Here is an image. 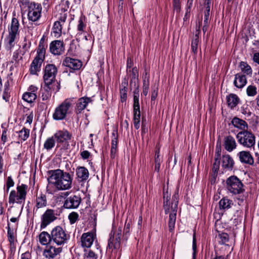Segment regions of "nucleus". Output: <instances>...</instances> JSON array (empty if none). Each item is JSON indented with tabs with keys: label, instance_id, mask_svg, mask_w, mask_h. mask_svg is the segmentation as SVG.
<instances>
[{
	"label": "nucleus",
	"instance_id": "1",
	"mask_svg": "<svg viewBox=\"0 0 259 259\" xmlns=\"http://www.w3.org/2000/svg\"><path fill=\"white\" fill-rule=\"evenodd\" d=\"M48 181L58 191L67 190L72 187L73 178L71 175L60 169L48 171Z\"/></svg>",
	"mask_w": 259,
	"mask_h": 259
},
{
	"label": "nucleus",
	"instance_id": "2",
	"mask_svg": "<svg viewBox=\"0 0 259 259\" xmlns=\"http://www.w3.org/2000/svg\"><path fill=\"white\" fill-rule=\"evenodd\" d=\"M75 103V100L73 98L65 99L55 108L53 114V119L56 120H61L65 119L68 114L71 113Z\"/></svg>",
	"mask_w": 259,
	"mask_h": 259
},
{
	"label": "nucleus",
	"instance_id": "3",
	"mask_svg": "<svg viewBox=\"0 0 259 259\" xmlns=\"http://www.w3.org/2000/svg\"><path fill=\"white\" fill-rule=\"evenodd\" d=\"M173 202L170 204L167 201L165 202L163 205L164 212L166 214L169 213L168 228L172 232L175 226L176 215L178 209V195L175 194L172 197Z\"/></svg>",
	"mask_w": 259,
	"mask_h": 259
},
{
	"label": "nucleus",
	"instance_id": "4",
	"mask_svg": "<svg viewBox=\"0 0 259 259\" xmlns=\"http://www.w3.org/2000/svg\"><path fill=\"white\" fill-rule=\"evenodd\" d=\"M52 242L58 246L64 245L70 239V235L61 227L58 226L54 228L51 232Z\"/></svg>",
	"mask_w": 259,
	"mask_h": 259
},
{
	"label": "nucleus",
	"instance_id": "5",
	"mask_svg": "<svg viewBox=\"0 0 259 259\" xmlns=\"http://www.w3.org/2000/svg\"><path fill=\"white\" fill-rule=\"evenodd\" d=\"M16 189L17 191L12 190L10 192L9 202L10 204L14 203L23 204L26 199L28 186L22 184L20 185H17Z\"/></svg>",
	"mask_w": 259,
	"mask_h": 259
},
{
	"label": "nucleus",
	"instance_id": "6",
	"mask_svg": "<svg viewBox=\"0 0 259 259\" xmlns=\"http://www.w3.org/2000/svg\"><path fill=\"white\" fill-rule=\"evenodd\" d=\"M46 50L44 46L39 44L37 50V55L32 61L29 71L31 74H36L39 71L42 63L45 58Z\"/></svg>",
	"mask_w": 259,
	"mask_h": 259
},
{
	"label": "nucleus",
	"instance_id": "7",
	"mask_svg": "<svg viewBox=\"0 0 259 259\" xmlns=\"http://www.w3.org/2000/svg\"><path fill=\"white\" fill-rule=\"evenodd\" d=\"M236 139L240 145L246 148H251L255 143V136L247 130L239 132L236 135Z\"/></svg>",
	"mask_w": 259,
	"mask_h": 259
},
{
	"label": "nucleus",
	"instance_id": "8",
	"mask_svg": "<svg viewBox=\"0 0 259 259\" xmlns=\"http://www.w3.org/2000/svg\"><path fill=\"white\" fill-rule=\"evenodd\" d=\"M243 184L236 176H231L226 180V188L232 194H239L244 191Z\"/></svg>",
	"mask_w": 259,
	"mask_h": 259
},
{
	"label": "nucleus",
	"instance_id": "9",
	"mask_svg": "<svg viewBox=\"0 0 259 259\" xmlns=\"http://www.w3.org/2000/svg\"><path fill=\"white\" fill-rule=\"evenodd\" d=\"M19 26L18 20L16 18H13L10 27L9 28V35L7 37V42L10 48L14 46V42L19 33Z\"/></svg>",
	"mask_w": 259,
	"mask_h": 259
},
{
	"label": "nucleus",
	"instance_id": "10",
	"mask_svg": "<svg viewBox=\"0 0 259 259\" xmlns=\"http://www.w3.org/2000/svg\"><path fill=\"white\" fill-rule=\"evenodd\" d=\"M57 72L56 67L53 64H48L44 70V80L45 85H51L54 81Z\"/></svg>",
	"mask_w": 259,
	"mask_h": 259
},
{
	"label": "nucleus",
	"instance_id": "11",
	"mask_svg": "<svg viewBox=\"0 0 259 259\" xmlns=\"http://www.w3.org/2000/svg\"><path fill=\"white\" fill-rule=\"evenodd\" d=\"M121 232V228H119L117 232L115 235H114L112 236L111 234H110V237L108 243V248L109 250L111 249V251H113V249L116 250L120 248Z\"/></svg>",
	"mask_w": 259,
	"mask_h": 259
},
{
	"label": "nucleus",
	"instance_id": "12",
	"mask_svg": "<svg viewBox=\"0 0 259 259\" xmlns=\"http://www.w3.org/2000/svg\"><path fill=\"white\" fill-rule=\"evenodd\" d=\"M62 251L61 247H56L50 245L46 247L43 252V255L48 259H56Z\"/></svg>",
	"mask_w": 259,
	"mask_h": 259
},
{
	"label": "nucleus",
	"instance_id": "13",
	"mask_svg": "<svg viewBox=\"0 0 259 259\" xmlns=\"http://www.w3.org/2000/svg\"><path fill=\"white\" fill-rule=\"evenodd\" d=\"M56 219L54 210L52 209H47L42 214L41 220L40 228H45L51 223Z\"/></svg>",
	"mask_w": 259,
	"mask_h": 259
},
{
	"label": "nucleus",
	"instance_id": "14",
	"mask_svg": "<svg viewBox=\"0 0 259 259\" xmlns=\"http://www.w3.org/2000/svg\"><path fill=\"white\" fill-rule=\"evenodd\" d=\"M81 202V198L76 195L67 197L64 203V207L68 209H74L78 207Z\"/></svg>",
	"mask_w": 259,
	"mask_h": 259
},
{
	"label": "nucleus",
	"instance_id": "15",
	"mask_svg": "<svg viewBox=\"0 0 259 259\" xmlns=\"http://www.w3.org/2000/svg\"><path fill=\"white\" fill-rule=\"evenodd\" d=\"M50 50L54 55H60L64 51L63 41L59 40L52 41L50 45Z\"/></svg>",
	"mask_w": 259,
	"mask_h": 259
},
{
	"label": "nucleus",
	"instance_id": "16",
	"mask_svg": "<svg viewBox=\"0 0 259 259\" xmlns=\"http://www.w3.org/2000/svg\"><path fill=\"white\" fill-rule=\"evenodd\" d=\"M58 143L68 142L71 138L72 135L67 131H58L54 135Z\"/></svg>",
	"mask_w": 259,
	"mask_h": 259
},
{
	"label": "nucleus",
	"instance_id": "17",
	"mask_svg": "<svg viewBox=\"0 0 259 259\" xmlns=\"http://www.w3.org/2000/svg\"><path fill=\"white\" fill-rule=\"evenodd\" d=\"M95 239L93 233L88 232L83 233L81 237V245L84 247H90Z\"/></svg>",
	"mask_w": 259,
	"mask_h": 259
},
{
	"label": "nucleus",
	"instance_id": "18",
	"mask_svg": "<svg viewBox=\"0 0 259 259\" xmlns=\"http://www.w3.org/2000/svg\"><path fill=\"white\" fill-rule=\"evenodd\" d=\"M63 64L74 70L79 69L82 66L81 61L77 59L67 57L63 61Z\"/></svg>",
	"mask_w": 259,
	"mask_h": 259
},
{
	"label": "nucleus",
	"instance_id": "19",
	"mask_svg": "<svg viewBox=\"0 0 259 259\" xmlns=\"http://www.w3.org/2000/svg\"><path fill=\"white\" fill-rule=\"evenodd\" d=\"M47 201L45 194L40 193L37 194L35 199V206L33 208V212H36L38 209L47 206Z\"/></svg>",
	"mask_w": 259,
	"mask_h": 259
},
{
	"label": "nucleus",
	"instance_id": "20",
	"mask_svg": "<svg viewBox=\"0 0 259 259\" xmlns=\"http://www.w3.org/2000/svg\"><path fill=\"white\" fill-rule=\"evenodd\" d=\"M92 101L91 98L88 97H82L79 98L76 103L75 112L79 114L84 110L87 105Z\"/></svg>",
	"mask_w": 259,
	"mask_h": 259
},
{
	"label": "nucleus",
	"instance_id": "21",
	"mask_svg": "<svg viewBox=\"0 0 259 259\" xmlns=\"http://www.w3.org/2000/svg\"><path fill=\"white\" fill-rule=\"evenodd\" d=\"M76 174L77 179L79 182H84L87 181L89 177L88 170L83 166L78 167L76 169Z\"/></svg>",
	"mask_w": 259,
	"mask_h": 259
},
{
	"label": "nucleus",
	"instance_id": "22",
	"mask_svg": "<svg viewBox=\"0 0 259 259\" xmlns=\"http://www.w3.org/2000/svg\"><path fill=\"white\" fill-rule=\"evenodd\" d=\"M224 148L228 152H232L236 149L237 144L235 139L231 136H227L224 139Z\"/></svg>",
	"mask_w": 259,
	"mask_h": 259
},
{
	"label": "nucleus",
	"instance_id": "23",
	"mask_svg": "<svg viewBox=\"0 0 259 259\" xmlns=\"http://www.w3.org/2000/svg\"><path fill=\"white\" fill-rule=\"evenodd\" d=\"M240 161L244 163L252 164L253 158L249 152L242 151L238 153Z\"/></svg>",
	"mask_w": 259,
	"mask_h": 259
},
{
	"label": "nucleus",
	"instance_id": "24",
	"mask_svg": "<svg viewBox=\"0 0 259 259\" xmlns=\"http://www.w3.org/2000/svg\"><path fill=\"white\" fill-rule=\"evenodd\" d=\"M234 164L233 158L229 154L223 155L222 157V166L223 168L231 170Z\"/></svg>",
	"mask_w": 259,
	"mask_h": 259
},
{
	"label": "nucleus",
	"instance_id": "25",
	"mask_svg": "<svg viewBox=\"0 0 259 259\" xmlns=\"http://www.w3.org/2000/svg\"><path fill=\"white\" fill-rule=\"evenodd\" d=\"M232 123L234 127L240 130H242V131L247 130L248 124L245 120L242 119L234 117L232 120Z\"/></svg>",
	"mask_w": 259,
	"mask_h": 259
},
{
	"label": "nucleus",
	"instance_id": "26",
	"mask_svg": "<svg viewBox=\"0 0 259 259\" xmlns=\"http://www.w3.org/2000/svg\"><path fill=\"white\" fill-rule=\"evenodd\" d=\"M247 83V79L245 75L238 73L235 75L234 80V84L238 88H242Z\"/></svg>",
	"mask_w": 259,
	"mask_h": 259
},
{
	"label": "nucleus",
	"instance_id": "27",
	"mask_svg": "<svg viewBox=\"0 0 259 259\" xmlns=\"http://www.w3.org/2000/svg\"><path fill=\"white\" fill-rule=\"evenodd\" d=\"M200 26L196 29V33L191 41V50L194 54L197 53L198 46L199 42Z\"/></svg>",
	"mask_w": 259,
	"mask_h": 259
},
{
	"label": "nucleus",
	"instance_id": "28",
	"mask_svg": "<svg viewBox=\"0 0 259 259\" xmlns=\"http://www.w3.org/2000/svg\"><path fill=\"white\" fill-rule=\"evenodd\" d=\"M134 107V118L133 122L134 127L136 129L138 130L140 127V106H133Z\"/></svg>",
	"mask_w": 259,
	"mask_h": 259
},
{
	"label": "nucleus",
	"instance_id": "29",
	"mask_svg": "<svg viewBox=\"0 0 259 259\" xmlns=\"http://www.w3.org/2000/svg\"><path fill=\"white\" fill-rule=\"evenodd\" d=\"M39 239L40 243L44 245H47L49 243L52 242L51 237V234L44 231L42 232L39 235Z\"/></svg>",
	"mask_w": 259,
	"mask_h": 259
},
{
	"label": "nucleus",
	"instance_id": "30",
	"mask_svg": "<svg viewBox=\"0 0 259 259\" xmlns=\"http://www.w3.org/2000/svg\"><path fill=\"white\" fill-rule=\"evenodd\" d=\"M227 100L228 105L231 108L235 107L238 104L239 101V99L238 96L233 94H231L227 97Z\"/></svg>",
	"mask_w": 259,
	"mask_h": 259
},
{
	"label": "nucleus",
	"instance_id": "31",
	"mask_svg": "<svg viewBox=\"0 0 259 259\" xmlns=\"http://www.w3.org/2000/svg\"><path fill=\"white\" fill-rule=\"evenodd\" d=\"M233 205L232 200L227 198H223L219 202L220 209H228Z\"/></svg>",
	"mask_w": 259,
	"mask_h": 259
},
{
	"label": "nucleus",
	"instance_id": "32",
	"mask_svg": "<svg viewBox=\"0 0 259 259\" xmlns=\"http://www.w3.org/2000/svg\"><path fill=\"white\" fill-rule=\"evenodd\" d=\"M220 161L218 160V158H215V161L213 164V166L212 168V172H211V183L214 182L215 180V178L217 176L218 170L220 167Z\"/></svg>",
	"mask_w": 259,
	"mask_h": 259
},
{
	"label": "nucleus",
	"instance_id": "33",
	"mask_svg": "<svg viewBox=\"0 0 259 259\" xmlns=\"http://www.w3.org/2000/svg\"><path fill=\"white\" fill-rule=\"evenodd\" d=\"M55 141L53 136L48 138L44 143V148L47 151L51 150L55 146Z\"/></svg>",
	"mask_w": 259,
	"mask_h": 259
},
{
	"label": "nucleus",
	"instance_id": "34",
	"mask_svg": "<svg viewBox=\"0 0 259 259\" xmlns=\"http://www.w3.org/2000/svg\"><path fill=\"white\" fill-rule=\"evenodd\" d=\"M53 32L54 34V36L56 37H59L62 33V25L59 21H56L53 27Z\"/></svg>",
	"mask_w": 259,
	"mask_h": 259
},
{
	"label": "nucleus",
	"instance_id": "35",
	"mask_svg": "<svg viewBox=\"0 0 259 259\" xmlns=\"http://www.w3.org/2000/svg\"><path fill=\"white\" fill-rule=\"evenodd\" d=\"M36 94L28 92L25 93L23 95V99L28 103L33 102L36 99Z\"/></svg>",
	"mask_w": 259,
	"mask_h": 259
},
{
	"label": "nucleus",
	"instance_id": "36",
	"mask_svg": "<svg viewBox=\"0 0 259 259\" xmlns=\"http://www.w3.org/2000/svg\"><path fill=\"white\" fill-rule=\"evenodd\" d=\"M147 73L143 80V91L142 94L144 96H147L148 93L149 86V76H147Z\"/></svg>",
	"mask_w": 259,
	"mask_h": 259
},
{
	"label": "nucleus",
	"instance_id": "37",
	"mask_svg": "<svg viewBox=\"0 0 259 259\" xmlns=\"http://www.w3.org/2000/svg\"><path fill=\"white\" fill-rule=\"evenodd\" d=\"M41 12H28V18L29 20L32 22H35L37 21L41 16Z\"/></svg>",
	"mask_w": 259,
	"mask_h": 259
},
{
	"label": "nucleus",
	"instance_id": "38",
	"mask_svg": "<svg viewBox=\"0 0 259 259\" xmlns=\"http://www.w3.org/2000/svg\"><path fill=\"white\" fill-rule=\"evenodd\" d=\"M239 67L244 73L248 75L252 74V69L250 66L244 62H241L239 65Z\"/></svg>",
	"mask_w": 259,
	"mask_h": 259
},
{
	"label": "nucleus",
	"instance_id": "39",
	"mask_svg": "<svg viewBox=\"0 0 259 259\" xmlns=\"http://www.w3.org/2000/svg\"><path fill=\"white\" fill-rule=\"evenodd\" d=\"M139 76L138 70L137 67H134L132 70L131 84H134L136 85V81L138 80Z\"/></svg>",
	"mask_w": 259,
	"mask_h": 259
},
{
	"label": "nucleus",
	"instance_id": "40",
	"mask_svg": "<svg viewBox=\"0 0 259 259\" xmlns=\"http://www.w3.org/2000/svg\"><path fill=\"white\" fill-rule=\"evenodd\" d=\"M7 229H8V238L9 242L11 244L13 243L14 242L15 240V236H14V227L13 226H12V227H10V224L8 222V226H7Z\"/></svg>",
	"mask_w": 259,
	"mask_h": 259
},
{
	"label": "nucleus",
	"instance_id": "41",
	"mask_svg": "<svg viewBox=\"0 0 259 259\" xmlns=\"http://www.w3.org/2000/svg\"><path fill=\"white\" fill-rule=\"evenodd\" d=\"M29 136V130L23 127L19 133V137L23 141H25Z\"/></svg>",
	"mask_w": 259,
	"mask_h": 259
},
{
	"label": "nucleus",
	"instance_id": "42",
	"mask_svg": "<svg viewBox=\"0 0 259 259\" xmlns=\"http://www.w3.org/2000/svg\"><path fill=\"white\" fill-rule=\"evenodd\" d=\"M28 12H41L42 7L40 4L38 3H35V2H31V4H30L29 7Z\"/></svg>",
	"mask_w": 259,
	"mask_h": 259
},
{
	"label": "nucleus",
	"instance_id": "43",
	"mask_svg": "<svg viewBox=\"0 0 259 259\" xmlns=\"http://www.w3.org/2000/svg\"><path fill=\"white\" fill-rule=\"evenodd\" d=\"M51 88L49 86V88H48V85H45L44 87V92L42 93L41 98L43 101H47L48 100L51 96V93L50 92Z\"/></svg>",
	"mask_w": 259,
	"mask_h": 259
},
{
	"label": "nucleus",
	"instance_id": "44",
	"mask_svg": "<svg viewBox=\"0 0 259 259\" xmlns=\"http://www.w3.org/2000/svg\"><path fill=\"white\" fill-rule=\"evenodd\" d=\"M246 93L248 96H254L257 94L256 87L252 85H249L246 89Z\"/></svg>",
	"mask_w": 259,
	"mask_h": 259
},
{
	"label": "nucleus",
	"instance_id": "45",
	"mask_svg": "<svg viewBox=\"0 0 259 259\" xmlns=\"http://www.w3.org/2000/svg\"><path fill=\"white\" fill-rule=\"evenodd\" d=\"M133 106H140L139 104V90L138 87L134 91V105Z\"/></svg>",
	"mask_w": 259,
	"mask_h": 259
},
{
	"label": "nucleus",
	"instance_id": "46",
	"mask_svg": "<svg viewBox=\"0 0 259 259\" xmlns=\"http://www.w3.org/2000/svg\"><path fill=\"white\" fill-rule=\"evenodd\" d=\"M84 256L88 259H97L98 257L97 252L92 250H85Z\"/></svg>",
	"mask_w": 259,
	"mask_h": 259
},
{
	"label": "nucleus",
	"instance_id": "47",
	"mask_svg": "<svg viewBox=\"0 0 259 259\" xmlns=\"http://www.w3.org/2000/svg\"><path fill=\"white\" fill-rule=\"evenodd\" d=\"M78 214L75 212L70 213L68 216L69 220L71 224H74L78 219Z\"/></svg>",
	"mask_w": 259,
	"mask_h": 259
},
{
	"label": "nucleus",
	"instance_id": "48",
	"mask_svg": "<svg viewBox=\"0 0 259 259\" xmlns=\"http://www.w3.org/2000/svg\"><path fill=\"white\" fill-rule=\"evenodd\" d=\"M126 89L125 87H124L122 89H120V98L121 101L122 102H123L126 101L127 97L126 94Z\"/></svg>",
	"mask_w": 259,
	"mask_h": 259
},
{
	"label": "nucleus",
	"instance_id": "49",
	"mask_svg": "<svg viewBox=\"0 0 259 259\" xmlns=\"http://www.w3.org/2000/svg\"><path fill=\"white\" fill-rule=\"evenodd\" d=\"M14 185V182L13 181L12 177L9 176L7 178V182H6V187H7V191L8 192L9 189L13 187Z\"/></svg>",
	"mask_w": 259,
	"mask_h": 259
},
{
	"label": "nucleus",
	"instance_id": "50",
	"mask_svg": "<svg viewBox=\"0 0 259 259\" xmlns=\"http://www.w3.org/2000/svg\"><path fill=\"white\" fill-rule=\"evenodd\" d=\"M155 163H161L162 162L161 158L160 155V150L158 148L155 151V158H154Z\"/></svg>",
	"mask_w": 259,
	"mask_h": 259
},
{
	"label": "nucleus",
	"instance_id": "51",
	"mask_svg": "<svg viewBox=\"0 0 259 259\" xmlns=\"http://www.w3.org/2000/svg\"><path fill=\"white\" fill-rule=\"evenodd\" d=\"M112 139L111 142V147L112 148H116L117 149V136L116 134L114 133H112Z\"/></svg>",
	"mask_w": 259,
	"mask_h": 259
},
{
	"label": "nucleus",
	"instance_id": "52",
	"mask_svg": "<svg viewBox=\"0 0 259 259\" xmlns=\"http://www.w3.org/2000/svg\"><path fill=\"white\" fill-rule=\"evenodd\" d=\"M221 242L222 244H225L229 241V236L227 233H222L219 235Z\"/></svg>",
	"mask_w": 259,
	"mask_h": 259
},
{
	"label": "nucleus",
	"instance_id": "53",
	"mask_svg": "<svg viewBox=\"0 0 259 259\" xmlns=\"http://www.w3.org/2000/svg\"><path fill=\"white\" fill-rule=\"evenodd\" d=\"M210 6H206V10L204 12V23L207 24L208 23V20L210 15Z\"/></svg>",
	"mask_w": 259,
	"mask_h": 259
},
{
	"label": "nucleus",
	"instance_id": "54",
	"mask_svg": "<svg viewBox=\"0 0 259 259\" xmlns=\"http://www.w3.org/2000/svg\"><path fill=\"white\" fill-rule=\"evenodd\" d=\"M193 253V258L195 259L196 255V236L195 233H194L193 235V245H192Z\"/></svg>",
	"mask_w": 259,
	"mask_h": 259
},
{
	"label": "nucleus",
	"instance_id": "55",
	"mask_svg": "<svg viewBox=\"0 0 259 259\" xmlns=\"http://www.w3.org/2000/svg\"><path fill=\"white\" fill-rule=\"evenodd\" d=\"M19 4L20 7H23V8H25L26 7L28 8L30 4H31V2H30L29 0H20Z\"/></svg>",
	"mask_w": 259,
	"mask_h": 259
},
{
	"label": "nucleus",
	"instance_id": "56",
	"mask_svg": "<svg viewBox=\"0 0 259 259\" xmlns=\"http://www.w3.org/2000/svg\"><path fill=\"white\" fill-rule=\"evenodd\" d=\"M23 207V204L22 205V206L21 207V210H22ZM21 211H18L17 213L16 214V215H17V216L16 217H12V218H11L10 219V221L11 222H13V223H15V222L18 221L19 218V217L21 215Z\"/></svg>",
	"mask_w": 259,
	"mask_h": 259
},
{
	"label": "nucleus",
	"instance_id": "57",
	"mask_svg": "<svg viewBox=\"0 0 259 259\" xmlns=\"http://www.w3.org/2000/svg\"><path fill=\"white\" fill-rule=\"evenodd\" d=\"M158 93V88L156 87L155 89H153V91L151 93V102L154 101L157 96Z\"/></svg>",
	"mask_w": 259,
	"mask_h": 259
},
{
	"label": "nucleus",
	"instance_id": "58",
	"mask_svg": "<svg viewBox=\"0 0 259 259\" xmlns=\"http://www.w3.org/2000/svg\"><path fill=\"white\" fill-rule=\"evenodd\" d=\"M169 199H170V194H168V191L164 190V192H163L164 202H163V204L165 202H166V201H167V202H169Z\"/></svg>",
	"mask_w": 259,
	"mask_h": 259
},
{
	"label": "nucleus",
	"instance_id": "59",
	"mask_svg": "<svg viewBox=\"0 0 259 259\" xmlns=\"http://www.w3.org/2000/svg\"><path fill=\"white\" fill-rule=\"evenodd\" d=\"M37 90H38V88L36 87H35L33 85H31L28 89V92H31L32 93H34V94H36V92H37Z\"/></svg>",
	"mask_w": 259,
	"mask_h": 259
},
{
	"label": "nucleus",
	"instance_id": "60",
	"mask_svg": "<svg viewBox=\"0 0 259 259\" xmlns=\"http://www.w3.org/2000/svg\"><path fill=\"white\" fill-rule=\"evenodd\" d=\"M1 140H2V141L3 142L4 144L7 141V131L6 130L3 131V132Z\"/></svg>",
	"mask_w": 259,
	"mask_h": 259
},
{
	"label": "nucleus",
	"instance_id": "61",
	"mask_svg": "<svg viewBox=\"0 0 259 259\" xmlns=\"http://www.w3.org/2000/svg\"><path fill=\"white\" fill-rule=\"evenodd\" d=\"M84 25L81 20H79L78 21V24L77 25V29L78 31H82L84 27Z\"/></svg>",
	"mask_w": 259,
	"mask_h": 259
},
{
	"label": "nucleus",
	"instance_id": "62",
	"mask_svg": "<svg viewBox=\"0 0 259 259\" xmlns=\"http://www.w3.org/2000/svg\"><path fill=\"white\" fill-rule=\"evenodd\" d=\"M21 259H31L30 253L28 251L22 253L21 256Z\"/></svg>",
	"mask_w": 259,
	"mask_h": 259
},
{
	"label": "nucleus",
	"instance_id": "63",
	"mask_svg": "<svg viewBox=\"0 0 259 259\" xmlns=\"http://www.w3.org/2000/svg\"><path fill=\"white\" fill-rule=\"evenodd\" d=\"M81 155L83 159H86L89 157L90 153L88 151L85 150L81 152Z\"/></svg>",
	"mask_w": 259,
	"mask_h": 259
},
{
	"label": "nucleus",
	"instance_id": "64",
	"mask_svg": "<svg viewBox=\"0 0 259 259\" xmlns=\"http://www.w3.org/2000/svg\"><path fill=\"white\" fill-rule=\"evenodd\" d=\"M253 61L259 64V53H255L254 54Z\"/></svg>",
	"mask_w": 259,
	"mask_h": 259
}]
</instances>
